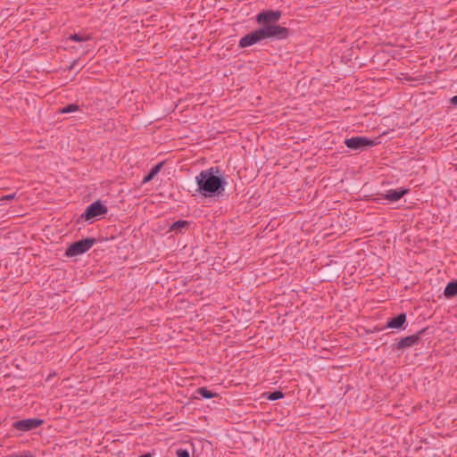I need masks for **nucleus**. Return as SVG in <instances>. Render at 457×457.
<instances>
[{
    "mask_svg": "<svg viewBox=\"0 0 457 457\" xmlns=\"http://www.w3.org/2000/svg\"><path fill=\"white\" fill-rule=\"evenodd\" d=\"M196 192L204 197H213L222 195L227 182L220 174L219 167H211L202 170L196 177Z\"/></svg>",
    "mask_w": 457,
    "mask_h": 457,
    "instance_id": "obj_1",
    "label": "nucleus"
},
{
    "mask_svg": "<svg viewBox=\"0 0 457 457\" xmlns=\"http://www.w3.org/2000/svg\"><path fill=\"white\" fill-rule=\"evenodd\" d=\"M96 240L91 237L76 241L69 245L64 255L68 258H71L83 254L87 253L96 244Z\"/></svg>",
    "mask_w": 457,
    "mask_h": 457,
    "instance_id": "obj_2",
    "label": "nucleus"
},
{
    "mask_svg": "<svg viewBox=\"0 0 457 457\" xmlns=\"http://www.w3.org/2000/svg\"><path fill=\"white\" fill-rule=\"evenodd\" d=\"M107 212V207L100 200H96L86 208L79 220L92 222L95 219L106 214Z\"/></svg>",
    "mask_w": 457,
    "mask_h": 457,
    "instance_id": "obj_3",
    "label": "nucleus"
},
{
    "mask_svg": "<svg viewBox=\"0 0 457 457\" xmlns=\"http://www.w3.org/2000/svg\"><path fill=\"white\" fill-rule=\"evenodd\" d=\"M264 39L276 38L286 39L289 36V29L276 24H267L261 28Z\"/></svg>",
    "mask_w": 457,
    "mask_h": 457,
    "instance_id": "obj_4",
    "label": "nucleus"
},
{
    "mask_svg": "<svg viewBox=\"0 0 457 457\" xmlns=\"http://www.w3.org/2000/svg\"><path fill=\"white\" fill-rule=\"evenodd\" d=\"M376 140L365 137H353L345 140V145L352 150L363 151L376 145Z\"/></svg>",
    "mask_w": 457,
    "mask_h": 457,
    "instance_id": "obj_5",
    "label": "nucleus"
},
{
    "mask_svg": "<svg viewBox=\"0 0 457 457\" xmlns=\"http://www.w3.org/2000/svg\"><path fill=\"white\" fill-rule=\"evenodd\" d=\"M426 331V328H423L420 331H418L414 335H411L408 337H404L401 338L396 344L393 345L394 349L397 350H404L406 348L411 347L415 345H417L420 341L421 336Z\"/></svg>",
    "mask_w": 457,
    "mask_h": 457,
    "instance_id": "obj_6",
    "label": "nucleus"
},
{
    "mask_svg": "<svg viewBox=\"0 0 457 457\" xmlns=\"http://www.w3.org/2000/svg\"><path fill=\"white\" fill-rule=\"evenodd\" d=\"M409 192L407 188H396V189H389L386 193H381L378 195L377 201L378 203H382L383 200H387L388 202L394 203L400 200L403 195H405Z\"/></svg>",
    "mask_w": 457,
    "mask_h": 457,
    "instance_id": "obj_7",
    "label": "nucleus"
},
{
    "mask_svg": "<svg viewBox=\"0 0 457 457\" xmlns=\"http://www.w3.org/2000/svg\"><path fill=\"white\" fill-rule=\"evenodd\" d=\"M44 422L41 419H25L13 422L12 427L16 430L27 432L38 428Z\"/></svg>",
    "mask_w": 457,
    "mask_h": 457,
    "instance_id": "obj_8",
    "label": "nucleus"
},
{
    "mask_svg": "<svg viewBox=\"0 0 457 457\" xmlns=\"http://www.w3.org/2000/svg\"><path fill=\"white\" fill-rule=\"evenodd\" d=\"M264 40L261 28L246 34L239 40L238 46L245 48Z\"/></svg>",
    "mask_w": 457,
    "mask_h": 457,
    "instance_id": "obj_9",
    "label": "nucleus"
},
{
    "mask_svg": "<svg viewBox=\"0 0 457 457\" xmlns=\"http://www.w3.org/2000/svg\"><path fill=\"white\" fill-rule=\"evenodd\" d=\"M281 16V11L266 10L259 12L256 15V21L259 24H269L270 22L275 23L280 20Z\"/></svg>",
    "mask_w": 457,
    "mask_h": 457,
    "instance_id": "obj_10",
    "label": "nucleus"
},
{
    "mask_svg": "<svg viewBox=\"0 0 457 457\" xmlns=\"http://www.w3.org/2000/svg\"><path fill=\"white\" fill-rule=\"evenodd\" d=\"M405 322H406V314L400 313L397 316L389 319L386 322V328H395V329H401V328L403 329Z\"/></svg>",
    "mask_w": 457,
    "mask_h": 457,
    "instance_id": "obj_11",
    "label": "nucleus"
},
{
    "mask_svg": "<svg viewBox=\"0 0 457 457\" xmlns=\"http://www.w3.org/2000/svg\"><path fill=\"white\" fill-rule=\"evenodd\" d=\"M163 164H164V162H161L155 164L154 166H153L152 169L150 170L149 173L143 178L142 184H146V183L150 182L160 172Z\"/></svg>",
    "mask_w": 457,
    "mask_h": 457,
    "instance_id": "obj_12",
    "label": "nucleus"
},
{
    "mask_svg": "<svg viewBox=\"0 0 457 457\" xmlns=\"http://www.w3.org/2000/svg\"><path fill=\"white\" fill-rule=\"evenodd\" d=\"M444 295L447 299L453 298L457 296V280L450 281L444 291Z\"/></svg>",
    "mask_w": 457,
    "mask_h": 457,
    "instance_id": "obj_13",
    "label": "nucleus"
},
{
    "mask_svg": "<svg viewBox=\"0 0 457 457\" xmlns=\"http://www.w3.org/2000/svg\"><path fill=\"white\" fill-rule=\"evenodd\" d=\"M195 394H197L199 396L204 399H211L215 396H218V394L207 389L206 387H198L195 391Z\"/></svg>",
    "mask_w": 457,
    "mask_h": 457,
    "instance_id": "obj_14",
    "label": "nucleus"
},
{
    "mask_svg": "<svg viewBox=\"0 0 457 457\" xmlns=\"http://www.w3.org/2000/svg\"><path fill=\"white\" fill-rule=\"evenodd\" d=\"M189 225H190L189 221L179 220L175 221L171 225L170 229L175 230V231H178V230L181 231L182 228H187L189 227Z\"/></svg>",
    "mask_w": 457,
    "mask_h": 457,
    "instance_id": "obj_15",
    "label": "nucleus"
},
{
    "mask_svg": "<svg viewBox=\"0 0 457 457\" xmlns=\"http://www.w3.org/2000/svg\"><path fill=\"white\" fill-rule=\"evenodd\" d=\"M264 396L266 399L270 400V401H276V400H278V399H281L284 397V394L279 391V390H276V391H273V392H267L264 394Z\"/></svg>",
    "mask_w": 457,
    "mask_h": 457,
    "instance_id": "obj_16",
    "label": "nucleus"
},
{
    "mask_svg": "<svg viewBox=\"0 0 457 457\" xmlns=\"http://www.w3.org/2000/svg\"><path fill=\"white\" fill-rule=\"evenodd\" d=\"M91 38L90 36H87V35H80V34H72L71 35L68 39L69 40H72V41H75V42H85V41H87Z\"/></svg>",
    "mask_w": 457,
    "mask_h": 457,
    "instance_id": "obj_17",
    "label": "nucleus"
},
{
    "mask_svg": "<svg viewBox=\"0 0 457 457\" xmlns=\"http://www.w3.org/2000/svg\"><path fill=\"white\" fill-rule=\"evenodd\" d=\"M79 110V106L76 104H71L66 105L65 107L60 109L61 113H70Z\"/></svg>",
    "mask_w": 457,
    "mask_h": 457,
    "instance_id": "obj_18",
    "label": "nucleus"
},
{
    "mask_svg": "<svg viewBox=\"0 0 457 457\" xmlns=\"http://www.w3.org/2000/svg\"><path fill=\"white\" fill-rule=\"evenodd\" d=\"M176 455L178 457H190L189 452L187 449H178L176 451Z\"/></svg>",
    "mask_w": 457,
    "mask_h": 457,
    "instance_id": "obj_19",
    "label": "nucleus"
},
{
    "mask_svg": "<svg viewBox=\"0 0 457 457\" xmlns=\"http://www.w3.org/2000/svg\"><path fill=\"white\" fill-rule=\"evenodd\" d=\"M16 197V194L6 195L1 197L2 201H10Z\"/></svg>",
    "mask_w": 457,
    "mask_h": 457,
    "instance_id": "obj_20",
    "label": "nucleus"
},
{
    "mask_svg": "<svg viewBox=\"0 0 457 457\" xmlns=\"http://www.w3.org/2000/svg\"><path fill=\"white\" fill-rule=\"evenodd\" d=\"M451 103L454 105H457V95L451 98Z\"/></svg>",
    "mask_w": 457,
    "mask_h": 457,
    "instance_id": "obj_21",
    "label": "nucleus"
},
{
    "mask_svg": "<svg viewBox=\"0 0 457 457\" xmlns=\"http://www.w3.org/2000/svg\"><path fill=\"white\" fill-rule=\"evenodd\" d=\"M138 457H153L151 453H145V454H142Z\"/></svg>",
    "mask_w": 457,
    "mask_h": 457,
    "instance_id": "obj_22",
    "label": "nucleus"
}]
</instances>
